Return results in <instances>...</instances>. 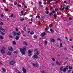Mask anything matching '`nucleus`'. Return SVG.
<instances>
[{
    "label": "nucleus",
    "instance_id": "19",
    "mask_svg": "<svg viewBox=\"0 0 73 73\" xmlns=\"http://www.w3.org/2000/svg\"><path fill=\"white\" fill-rule=\"evenodd\" d=\"M41 35L42 36H45V33H42Z\"/></svg>",
    "mask_w": 73,
    "mask_h": 73
},
{
    "label": "nucleus",
    "instance_id": "20",
    "mask_svg": "<svg viewBox=\"0 0 73 73\" xmlns=\"http://www.w3.org/2000/svg\"><path fill=\"white\" fill-rule=\"evenodd\" d=\"M21 35V33L20 32H18L17 33V35H18V36H20Z\"/></svg>",
    "mask_w": 73,
    "mask_h": 73
},
{
    "label": "nucleus",
    "instance_id": "59",
    "mask_svg": "<svg viewBox=\"0 0 73 73\" xmlns=\"http://www.w3.org/2000/svg\"><path fill=\"white\" fill-rule=\"evenodd\" d=\"M57 15H60V14H59V13H58V12L57 13Z\"/></svg>",
    "mask_w": 73,
    "mask_h": 73
},
{
    "label": "nucleus",
    "instance_id": "28",
    "mask_svg": "<svg viewBox=\"0 0 73 73\" xmlns=\"http://www.w3.org/2000/svg\"><path fill=\"white\" fill-rule=\"evenodd\" d=\"M20 20L21 21H24V18L21 19H20Z\"/></svg>",
    "mask_w": 73,
    "mask_h": 73
},
{
    "label": "nucleus",
    "instance_id": "10",
    "mask_svg": "<svg viewBox=\"0 0 73 73\" xmlns=\"http://www.w3.org/2000/svg\"><path fill=\"white\" fill-rule=\"evenodd\" d=\"M23 44L26 46H27L28 45V42L26 41L23 42Z\"/></svg>",
    "mask_w": 73,
    "mask_h": 73
},
{
    "label": "nucleus",
    "instance_id": "34",
    "mask_svg": "<svg viewBox=\"0 0 73 73\" xmlns=\"http://www.w3.org/2000/svg\"><path fill=\"white\" fill-rule=\"evenodd\" d=\"M27 14H28V13H27V12H25V13L24 14V15H26Z\"/></svg>",
    "mask_w": 73,
    "mask_h": 73
},
{
    "label": "nucleus",
    "instance_id": "23",
    "mask_svg": "<svg viewBox=\"0 0 73 73\" xmlns=\"http://www.w3.org/2000/svg\"><path fill=\"white\" fill-rule=\"evenodd\" d=\"M2 70H3V72H5L6 70H5V68H2Z\"/></svg>",
    "mask_w": 73,
    "mask_h": 73
},
{
    "label": "nucleus",
    "instance_id": "5",
    "mask_svg": "<svg viewBox=\"0 0 73 73\" xmlns=\"http://www.w3.org/2000/svg\"><path fill=\"white\" fill-rule=\"evenodd\" d=\"M15 61L13 60H11L9 62L10 65H14V64H15Z\"/></svg>",
    "mask_w": 73,
    "mask_h": 73
},
{
    "label": "nucleus",
    "instance_id": "22",
    "mask_svg": "<svg viewBox=\"0 0 73 73\" xmlns=\"http://www.w3.org/2000/svg\"><path fill=\"white\" fill-rule=\"evenodd\" d=\"M51 59L53 61H56V59L54 58H52Z\"/></svg>",
    "mask_w": 73,
    "mask_h": 73
},
{
    "label": "nucleus",
    "instance_id": "38",
    "mask_svg": "<svg viewBox=\"0 0 73 73\" xmlns=\"http://www.w3.org/2000/svg\"><path fill=\"white\" fill-rule=\"evenodd\" d=\"M13 14H12L11 15V17H13Z\"/></svg>",
    "mask_w": 73,
    "mask_h": 73
},
{
    "label": "nucleus",
    "instance_id": "52",
    "mask_svg": "<svg viewBox=\"0 0 73 73\" xmlns=\"http://www.w3.org/2000/svg\"><path fill=\"white\" fill-rule=\"evenodd\" d=\"M31 52H33V51H34V50H33V49H31Z\"/></svg>",
    "mask_w": 73,
    "mask_h": 73
},
{
    "label": "nucleus",
    "instance_id": "40",
    "mask_svg": "<svg viewBox=\"0 0 73 73\" xmlns=\"http://www.w3.org/2000/svg\"><path fill=\"white\" fill-rule=\"evenodd\" d=\"M49 26L50 27H52V24H50L49 25Z\"/></svg>",
    "mask_w": 73,
    "mask_h": 73
},
{
    "label": "nucleus",
    "instance_id": "41",
    "mask_svg": "<svg viewBox=\"0 0 73 73\" xmlns=\"http://www.w3.org/2000/svg\"><path fill=\"white\" fill-rule=\"evenodd\" d=\"M9 37H10V38H12V36L11 35H9Z\"/></svg>",
    "mask_w": 73,
    "mask_h": 73
},
{
    "label": "nucleus",
    "instance_id": "35",
    "mask_svg": "<svg viewBox=\"0 0 73 73\" xmlns=\"http://www.w3.org/2000/svg\"><path fill=\"white\" fill-rule=\"evenodd\" d=\"M53 17H56L57 16L55 14H54L53 15Z\"/></svg>",
    "mask_w": 73,
    "mask_h": 73
},
{
    "label": "nucleus",
    "instance_id": "61",
    "mask_svg": "<svg viewBox=\"0 0 73 73\" xmlns=\"http://www.w3.org/2000/svg\"><path fill=\"white\" fill-rule=\"evenodd\" d=\"M52 12L53 13H54V12H55V11H53Z\"/></svg>",
    "mask_w": 73,
    "mask_h": 73
},
{
    "label": "nucleus",
    "instance_id": "25",
    "mask_svg": "<svg viewBox=\"0 0 73 73\" xmlns=\"http://www.w3.org/2000/svg\"><path fill=\"white\" fill-rule=\"evenodd\" d=\"M62 69H63V67H62L60 68L59 70H62Z\"/></svg>",
    "mask_w": 73,
    "mask_h": 73
},
{
    "label": "nucleus",
    "instance_id": "48",
    "mask_svg": "<svg viewBox=\"0 0 73 73\" xmlns=\"http://www.w3.org/2000/svg\"><path fill=\"white\" fill-rule=\"evenodd\" d=\"M5 11H6L7 12V11H8V9H5Z\"/></svg>",
    "mask_w": 73,
    "mask_h": 73
},
{
    "label": "nucleus",
    "instance_id": "44",
    "mask_svg": "<svg viewBox=\"0 0 73 73\" xmlns=\"http://www.w3.org/2000/svg\"><path fill=\"white\" fill-rule=\"evenodd\" d=\"M64 7L62 8V9H61L62 11H63V10H64Z\"/></svg>",
    "mask_w": 73,
    "mask_h": 73
},
{
    "label": "nucleus",
    "instance_id": "50",
    "mask_svg": "<svg viewBox=\"0 0 73 73\" xmlns=\"http://www.w3.org/2000/svg\"><path fill=\"white\" fill-rule=\"evenodd\" d=\"M0 24L1 25H3V22H1V23H0Z\"/></svg>",
    "mask_w": 73,
    "mask_h": 73
},
{
    "label": "nucleus",
    "instance_id": "54",
    "mask_svg": "<svg viewBox=\"0 0 73 73\" xmlns=\"http://www.w3.org/2000/svg\"><path fill=\"white\" fill-rule=\"evenodd\" d=\"M24 7L25 8H27V6H25Z\"/></svg>",
    "mask_w": 73,
    "mask_h": 73
},
{
    "label": "nucleus",
    "instance_id": "26",
    "mask_svg": "<svg viewBox=\"0 0 73 73\" xmlns=\"http://www.w3.org/2000/svg\"><path fill=\"white\" fill-rule=\"evenodd\" d=\"M30 33L31 35H33V34H34V32H33V31L31 32Z\"/></svg>",
    "mask_w": 73,
    "mask_h": 73
},
{
    "label": "nucleus",
    "instance_id": "57",
    "mask_svg": "<svg viewBox=\"0 0 73 73\" xmlns=\"http://www.w3.org/2000/svg\"><path fill=\"white\" fill-rule=\"evenodd\" d=\"M69 20H72V18H69Z\"/></svg>",
    "mask_w": 73,
    "mask_h": 73
},
{
    "label": "nucleus",
    "instance_id": "33",
    "mask_svg": "<svg viewBox=\"0 0 73 73\" xmlns=\"http://www.w3.org/2000/svg\"><path fill=\"white\" fill-rule=\"evenodd\" d=\"M73 68L72 67H71V66H69V69H72Z\"/></svg>",
    "mask_w": 73,
    "mask_h": 73
},
{
    "label": "nucleus",
    "instance_id": "49",
    "mask_svg": "<svg viewBox=\"0 0 73 73\" xmlns=\"http://www.w3.org/2000/svg\"><path fill=\"white\" fill-rule=\"evenodd\" d=\"M16 31L17 32H18V31H19V29H18L16 28Z\"/></svg>",
    "mask_w": 73,
    "mask_h": 73
},
{
    "label": "nucleus",
    "instance_id": "32",
    "mask_svg": "<svg viewBox=\"0 0 73 73\" xmlns=\"http://www.w3.org/2000/svg\"><path fill=\"white\" fill-rule=\"evenodd\" d=\"M39 5L40 7H42V8L43 7V6L41 4H39Z\"/></svg>",
    "mask_w": 73,
    "mask_h": 73
},
{
    "label": "nucleus",
    "instance_id": "24",
    "mask_svg": "<svg viewBox=\"0 0 73 73\" xmlns=\"http://www.w3.org/2000/svg\"><path fill=\"white\" fill-rule=\"evenodd\" d=\"M0 39H1V40H3V39L4 37H3V36H0Z\"/></svg>",
    "mask_w": 73,
    "mask_h": 73
},
{
    "label": "nucleus",
    "instance_id": "11",
    "mask_svg": "<svg viewBox=\"0 0 73 73\" xmlns=\"http://www.w3.org/2000/svg\"><path fill=\"white\" fill-rule=\"evenodd\" d=\"M0 30H1V31H2L4 32H5V30H4V29H3L1 27H0Z\"/></svg>",
    "mask_w": 73,
    "mask_h": 73
},
{
    "label": "nucleus",
    "instance_id": "29",
    "mask_svg": "<svg viewBox=\"0 0 73 73\" xmlns=\"http://www.w3.org/2000/svg\"><path fill=\"white\" fill-rule=\"evenodd\" d=\"M23 30H24V31H26V28H25V27H23Z\"/></svg>",
    "mask_w": 73,
    "mask_h": 73
},
{
    "label": "nucleus",
    "instance_id": "21",
    "mask_svg": "<svg viewBox=\"0 0 73 73\" xmlns=\"http://www.w3.org/2000/svg\"><path fill=\"white\" fill-rule=\"evenodd\" d=\"M12 33L14 35H17L16 33L15 32V31H13L12 32Z\"/></svg>",
    "mask_w": 73,
    "mask_h": 73
},
{
    "label": "nucleus",
    "instance_id": "16",
    "mask_svg": "<svg viewBox=\"0 0 73 73\" xmlns=\"http://www.w3.org/2000/svg\"><path fill=\"white\" fill-rule=\"evenodd\" d=\"M19 37H20V36H16L15 39L17 40H18L19 38Z\"/></svg>",
    "mask_w": 73,
    "mask_h": 73
},
{
    "label": "nucleus",
    "instance_id": "58",
    "mask_svg": "<svg viewBox=\"0 0 73 73\" xmlns=\"http://www.w3.org/2000/svg\"><path fill=\"white\" fill-rule=\"evenodd\" d=\"M71 72V70H68V72Z\"/></svg>",
    "mask_w": 73,
    "mask_h": 73
},
{
    "label": "nucleus",
    "instance_id": "3",
    "mask_svg": "<svg viewBox=\"0 0 73 73\" xmlns=\"http://www.w3.org/2000/svg\"><path fill=\"white\" fill-rule=\"evenodd\" d=\"M34 52H35V54L36 55H38L40 54V52H39V51L38 50V49H35L34 50Z\"/></svg>",
    "mask_w": 73,
    "mask_h": 73
},
{
    "label": "nucleus",
    "instance_id": "64",
    "mask_svg": "<svg viewBox=\"0 0 73 73\" xmlns=\"http://www.w3.org/2000/svg\"><path fill=\"white\" fill-rule=\"evenodd\" d=\"M65 38L66 39H67V37L66 36L65 37Z\"/></svg>",
    "mask_w": 73,
    "mask_h": 73
},
{
    "label": "nucleus",
    "instance_id": "60",
    "mask_svg": "<svg viewBox=\"0 0 73 73\" xmlns=\"http://www.w3.org/2000/svg\"><path fill=\"white\" fill-rule=\"evenodd\" d=\"M18 6L19 7H21V5H18Z\"/></svg>",
    "mask_w": 73,
    "mask_h": 73
},
{
    "label": "nucleus",
    "instance_id": "47",
    "mask_svg": "<svg viewBox=\"0 0 73 73\" xmlns=\"http://www.w3.org/2000/svg\"><path fill=\"white\" fill-rule=\"evenodd\" d=\"M64 50H67V48H64Z\"/></svg>",
    "mask_w": 73,
    "mask_h": 73
},
{
    "label": "nucleus",
    "instance_id": "2",
    "mask_svg": "<svg viewBox=\"0 0 73 73\" xmlns=\"http://www.w3.org/2000/svg\"><path fill=\"white\" fill-rule=\"evenodd\" d=\"M28 56L29 57H31L32 56V51H31L30 50H28Z\"/></svg>",
    "mask_w": 73,
    "mask_h": 73
},
{
    "label": "nucleus",
    "instance_id": "1",
    "mask_svg": "<svg viewBox=\"0 0 73 73\" xmlns=\"http://www.w3.org/2000/svg\"><path fill=\"white\" fill-rule=\"evenodd\" d=\"M26 46H25L24 47L22 48H21L20 49V50L23 55H24L25 54V52H26Z\"/></svg>",
    "mask_w": 73,
    "mask_h": 73
},
{
    "label": "nucleus",
    "instance_id": "15",
    "mask_svg": "<svg viewBox=\"0 0 73 73\" xmlns=\"http://www.w3.org/2000/svg\"><path fill=\"white\" fill-rule=\"evenodd\" d=\"M56 65H58V66H59V65H60V63L59 62H58V61H57L56 62Z\"/></svg>",
    "mask_w": 73,
    "mask_h": 73
},
{
    "label": "nucleus",
    "instance_id": "30",
    "mask_svg": "<svg viewBox=\"0 0 73 73\" xmlns=\"http://www.w3.org/2000/svg\"><path fill=\"white\" fill-rule=\"evenodd\" d=\"M1 34H2V35H5V33H4L3 32H2L1 33Z\"/></svg>",
    "mask_w": 73,
    "mask_h": 73
},
{
    "label": "nucleus",
    "instance_id": "8",
    "mask_svg": "<svg viewBox=\"0 0 73 73\" xmlns=\"http://www.w3.org/2000/svg\"><path fill=\"white\" fill-rule=\"evenodd\" d=\"M4 50H5V48L1 49V53H2V54H3V53H5V51H4Z\"/></svg>",
    "mask_w": 73,
    "mask_h": 73
},
{
    "label": "nucleus",
    "instance_id": "43",
    "mask_svg": "<svg viewBox=\"0 0 73 73\" xmlns=\"http://www.w3.org/2000/svg\"><path fill=\"white\" fill-rule=\"evenodd\" d=\"M69 59V58H68L66 57V60H68Z\"/></svg>",
    "mask_w": 73,
    "mask_h": 73
},
{
    "label": "nucleus",
    "instance_id": "31",
    "mask_svg": "<svg viewBox=\"0 0 73 73\" xmlns=\"http://www.w3.org/2000/svg\"><path fill=\"white\" fill-rule=\"evenodd\" d=\"M13 43L14 45H16V42L15 41H13Z\"/></svg>",
    "mask_w": 73,
    "mask_h": 73
},
{
    "label": "nucleus",
    "instance_id": "7",
    "mask_svg": "<svg viewBox=\"0 0 73 73\" xmlns=\"http://www.w3.org/2000/svg\"><path fill=\"white\" fill-rule=\"evenodd\" d=\"M8 49L9 50V51H13V48L11 46H9L8 48Z\"/></svg>",
    "mask_w": 73,
    "mask_h": 73
},
{
    "label": "nucleus",
    "instance_id": "39",
    "mask_svg": "<svg viewBox=\"0 0 73 73\" xmlns=\"http://www.w3.org/2000/svg\"><path fill=\"white\" fill-rule=\"evenodd\" d=\"M41 72L42 73H45V72H44V71H43V70L41 71Z\"/></svg>",
    "mask_w": 73,
    "mask_h": 73
},
{
    "label": "nucleus",
    "instance_id": "14",
    "mask_svg": "<svg viewBox=\"0 0 73 73\" xmlns=\"http://www.w3.org/2000/svg\"><path fill=\"white\" fill-rule=\"evenodd\" d=\"M50 41L51 42H54L55 41V40L53 38H51L50 39Z\"/></svg>",
    "mask_w": 73,
    "mask_h": 73
},
{
    "label": "nucleus",
    "instance_id": "27",
    "mask_svg": "<svg viewBox=\"0 0 73 73\" xmlns=\"http://www.w3.org/2000/svg\"><path fill=\"white\" fill-rule=\"evenodd\" d=\"M47 41H46V40H45L44 41V44H45L46 45H47Z\"/></svg>",
    "mask_w": 73,
    "mask_h": 73
},
{
    "label": "nucleus",
    "instance_id": "4",
    "mask_svg": "<svg viewBox=\"0 0 73 73\" xmlns=\"http://www.w3.org/2000/svg\"><path fill=\"white\" fill-rule=\"evenodd\" d=\"M32 65L34 66H36V67H38L39 66V64L38 62H36L35 64L34 63H33Z\"/></svg>",
    "mask_w": 73,
    "mask_h": 73
},
{
    "label": "nucleus",
    "instance_id": "55",
    "mask_svg": "<svg viewBox=\"0 0 73 73\" xmlns=\"http://www.w3.org/2000/svg\"><path fill=\"white\" fill-rule=\"evenodd\" d=\"M39 4H40V5H41V4H42V3H41V2H39Z\"/></svg>",
    "mask_w": 73,
    "mask_h": 73
},
{
    "label": "nucleus",
    "instance_id": "36",
    "mask_svg": "<svg viewBox=\"0 0 73 73\" xmlns=\"http://www.w3.org/2000/svg\"><path fill=\"white\" fill-rule=\"evenodd\" d=\"M36 18H40V17L39 16H36Z\"/></svg>",
    "mask_w": 73,
    "mask_h": 73
},
{
    "label": "nucleus",
    "instance_id": "62",
    "mask_svg": "<svg viewBox=\"0 0 73 73\" xmlns=\"http://www.w3.org/2000/svg\"><path fill=\"white\" fill-rule=\"evenodd\" d=\"M52 9H53V8H52V7H51L50 8V10H52Z\"/></svg>",
    "mask_w": 73,
    "mask_h": 73
},
{
    "label": "nucleus",
    "instance_id": "53",
    "mask_svg": "<svg viewBox=\"0 0 73 73\" xmlns=\"http://www.w3.org/2000/svg\"><path fill=\"white\" fill-rule=\"evenodd\" d=\"M21 13H22V14L23 15H24V14H23V11H21Z\"/></svg>",
    "mask_w": 73,
    "mask_h": 73
},
{
    "label": "nucleus",
    "instance_id": "37",
    "mask_svg": "<svg viewBox=\"0 0 73 73\" xmlns=\"http://www.w3.org/2000/svg\"><path fill=\"white\" fill-rule=\"evenodd\" d=\"M34 38H37V37L36 36H34Z\"/></svg>",
    "mask_w": 73,
    "mask_h": 73
},
{
    "label": "nucleus",
    "instance_id": "56",
    "mask_svg": "<svg viewBox=\"0 0 73 73\" xmlns=\"http://www.w3.org/2000/svg\"><path fill=\"white\" fill-rule=\"evenodd\" d=\"M1 17H3V16H4V15L1 14Z\"/></svg>",
    "mask_w": 73,
    "mask_h": 73
},
{
    "label": "nucleus",
    "instance_id": "42",
    "mask_svg": "<svg viewBox=\"0 0 73 73\" xmlns=\"http://www.w3.org/2000/svg\"><path fill=\"white\" fill-rule=\"evenodd\" d=\"M62 43L60 44V47H61L62 46Z\"/></svg>",
    "mask_w": 73,
    "mask_h": 73
},
{
    "label": "nucleus",
    "instance_id": "13",
    "mask_svg": "<svg viewBox=\"0 0 73 73\" xmlns=\"http://www.w3.org/2000/svg\"><path fill=\"white\" fill-rule=\"evenodd\" d=\"M7 54L9 55V56H11L12 54V53L10 51H8L7 52Z\"/></svg>",
    "mask_w": 73,
    "mask_h": 73
},
{
    "label": "nucleus",
    "instance_id": "17",
    "mask_svg": "<svg viewBox=\"0 0 73 73\" xmlns=\"http://www.w3.org/2000/svg\"><path fill=\"white\" fill-rule=\"evenodd\" d=\"M13 53L15 54H17V53H19V52H18V51L16 50L15 51H14Z\"/></svg>",
    "mask_w": 73,
    "mask_h": 73
},
{
    "label": "nucleus",
    "instance_id": "51",
    "mask_svg": "<svg viewBox=\"0 0 73 73\" xmlns=\"http://www.w3.org/2000/svg\"><path fill=\"white\" fill-rule=\"evenodd\" d=\"M58 40H60V41H61V40H60V38H57Z\"/></svg>",
    "mask_w": 73,
    "mask_h": 73
},
{
    "label": "nucleus",
    "instance_id": "9",
    "mask_svg": "<svg viewBox=\"0 0 73 73\" xmlns=\"http://www.w3.org/2000/svg\"><path fill=\"white\" fill-rule=\"evenodd\" d=\"M22 69H23L22 70L24 73H27V70H26L25 69V68H24L23 67L22 68Z\"/></svg>",
    "mask_w": 73,
    "mask_h": 73
},
{
    "label": "nucleus",
    "instance_id": "46",
    "mask_svg": "<svg viewBox=\"0 0 73 73\" xmlns=\"http://www.w3.org/2000/svg\"><path fill=\"white\" fill-rule=\"evenodd\" d=\"M52 15V13H50L49 15L50 16L51 15Z\"/></svg>",
    "mask_w": 73,
    "mask_h": 73
},
{
    "label": "nucleus",
    "instance_id": "6",
    "mask_svg": "<svg viewBox=\"0 0 73 73\" xmlns=\"http://www.w3.org/2000/svg\"><path fill=\"white\" fill-rule=\"evenodd\" d=\"M68 69V66H66L65 68L62 70V71L64 72H65L66 70Z\"/></svg>",
    "mask_w": 73,
    "mask_h": 73
},
{
    "label": "nucleus",
    "instance_id": "18",
    "mask_svg": "<svg viewBox=\"0 0 73 73\" xmlns=\"http://www.w3.org/2000/svg\"><path fill=\"white\" fill-rule=\"evenodd\" d=\"M50 32H52V33H53L54 32V30H52V29H50Z\"/></svg>",
    "mask_w": 73,
    "mask_h": 73
},
{
    "label": "nucleus",
    "instance_id": "12",
    "mask_svg": "<svg viewBox=\"0 0 73 73\" xmlns=\"http://www.w3.org/2000/svg\"><path fill=\"white\" fill-rule=\"evenodd\" d=\"M38 58V56L36 54L34 55V58Z\"/></svg>",
    "mask_w": 73,
    "mask_h": 73
},
{
    "label": "nucleus",
    "instance_id": "45",
    "mask_svg": "<svg viewBox=\"0 0 73 73\" xmlns=\"http://www.w3.org/2000/svg\"><path fill=\"white\" fill-rule=\"evenodd\" d=\"M65 9H66V10H68L69 9H68V8H65Z\"/></svg>",
    "mask_w": 73,
    "mask_h": 73
},
{
    "label": "nucleus",
    "instance_id": "63",
    "mask_svg": "<svg viewBox=\"0 0 73 73\" xmlns=\"http://www.w3.org/2000/svg\"><path fill=\"white\" fill-rule=\"evenodd\" d=\"M47 29H47V28H46L45 29V30L47 31Z\"/></svg>",
    "mask_w": 73,
    "mask_h": 73
}]
</instances>
